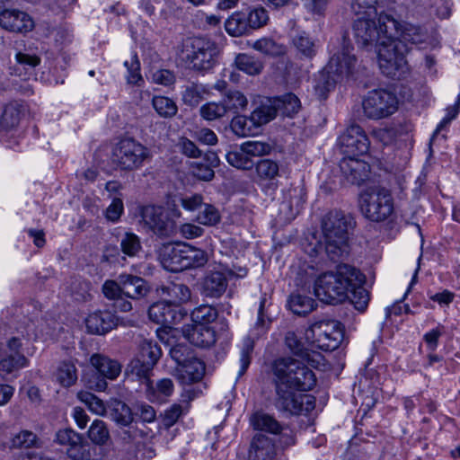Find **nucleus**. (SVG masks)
I'll return each mask as SVG.
<instances>
[{
  "label": "nucleus",
  "instance_id": "1",
  "mask_svg": "<svg viewBox=\"0 0 460 460\" xmlns=\"http://www.w3.org/2000/svg\"><path fill=\"white\" fill-rule=\"evenodd\" d=\"M271 371L277 409L294 415L314 409L313 395L296 393L310 391L316 385L314 373L304 362L291 357L279 358L273 361Z\"/></svg>",
  "mask_w": 460,
  "mask_h": 460
},
{
  "label": "nucleus",
  "instance_id": "2",
  "mask_svg": "<svg viewBox=\"0 0 460 460\" xmlns=\"http://www.w3.org/2000/svg\"><path fill=\"white\" fill-rule=\"evenodd\" d=\"M426 38V32L420 26L396 21V31L389 39L387 46L378 51L381 72L388 77L400 78L408 69L405 55L411 49L409 45L422 43Z\"/></svg>",
  "mask_w": 460,
  "mask_h": 460
},
{
  "label": "nucleus",
  "instance_id": "3",
  "mask_svg": "<svg viewBox=\"0 0 460 460\" xmlns=\"http://www.w3.org/2000/svg\"><path fill=\"white\" fill-rule=\"evenodd\" d=\"M353 12L358 18L353 22V32L356 41L362 48L376 47V53L381 48L387 46L389 39L396 31V20L389 14L381 13L377 21L375 6H362L358 0L351 4Z\"/></svg>",
  "mask_w": 460,
  "mask_h": 460
},
{
  "label": "nucleus",
  "instance_id": "4",
  "mask_svg": "<svg viewBox=\"0 0 460 460\" xmlns=\"http://www.w3.org/2000/svg\"><path fill=\"white\" fill-rule=\"evenodd\" d=\"M363 280V275L356 268L340 264L335 271L321 274L314 281V292L322 302L335 305L343 302L349 287Z\"/></svg>",
  "mask_w": 460,
  "mask_h": 460
},
{
  "label": "nucleus",
  "instance_id": "5",
  "mask_svg": "<svg viewBox=\"0 0 460 460\" xmlns=\"http://www.w3.org/2000/svg\"><path fill=\"white\" fill-rule=\"evenodd\" d=\"M351 220L341 211H331L322 220L323 241L320 245L332 261L342 259L349 254V226Z\"/></svg>",
  "mask_w": 460,
  "mask_h": 460
},
{
  "label": "nucleus",
  "instance_id": "6",
  "mask_svg": "<svg viewBox=\"0 0 460 460\" xmlns=\"http://www.w3.org/2000/svg\"><path fill=\"white\" fill-rule=\"evenodd\" d=\"M218 54L217 44L206 38H190L182 41L179 59L190 69L204 72L211 69Z\"/></svg>",
  "mask_w": 460,
  "mask_h": 460
},
{
  "label": "nucleus",
  "instance_id": "7",
  "mask_svg": "<svg viewBox=\"0 0 460 460\" xmlns=\"http://www.w3.org/2000/svg\"><path fill=\"white\" fill-rule=\"evenodd\" d=\"M361 214L368 221L382 223L394 213V200L390 190L374 186L362 191L358 198Z\"/></svg>",
  "mask_w": 460,
  "mask_h": 460
},
{
  "label": "nucleus",
  "instance_id": "8",
  "mask_svg": "<svg viewBox=\"0 0 460 460\" xmlns=\"http://www.w3.org/2000/svg\"><path fill=\"white\" fill-rule=\"evenodd\" d=\"M343 336L341 323L332 319L314 322L305 332L308 342L325 351L336 349L342 341Z\"/></svg>",
  "mask_w": 460,
  "mask_h": 460
},
{
  "label": "nucleus",
  "instance_id": "9",
  "mask_svg": "<svg viewBox=\"0 0 460 460\" xmlns=\"http://www.w3.org/2000/svg\"><path fill=\"white\" fill-rule=\"evenodd\" d=\"M149 156L148 149L133 138H123L112 149L111 162L120 170L140 168Z\"/></svg>",
  "mask_w": 460,
  "mask_h": 460
},
{
  "label": "nucleus",
  "instance_id": "10",
  "mask_svg": "<svg viewBox=\"0 0 460 460\" xmlns=\"http://www.w3.org/2000/svg\"><path fill=\"white\" fill-rule=\"evenodd\" d=\"M398 104L396 94L384 88L369 91L362 101L365 116L375 120L393 115L398 110Z\"/></svg>",
  "mask_w": 460,
  "mask_h": 460
},
{
  "label": "nucleus",
  "instance_id": "11",
  "mask_svg": "<svg viewBox=\"0 0 460 460\" xmlns=\"http://www.w3.org/2000/svg\"><path fill=\"white\" fill-rule=\"evenodd\" d=\"M234 275V272L227 266L220 263L209 265L200 280L201 294L206 297H221Z\"/></svg>",
  "mask_w": 460,
  "mask_h": 460
},
{
  "label": "nucleus",
  "instance_id": "12",
  "mask_svg": "<svg viewBox=\"0 0 460 460\" xmlns=\"http://www.w3.org/2000/svg\"><path fill=\"white\" fill-rule=\"evenodd\" d=\"M352 48L345 46L341 52L334 54L326 67L324 73L328 78L324 83V89L330 90L335 83L344 77L352 75L356 70L357 58L351 54Z\"/></svg>",
  "mask_w": 460,
  "mask_h": 460
},
{
  "label": "nucleus",
  "instance_id": "13",
  "mask_svg": "<svg viewBox=\"0 0 460 460\" xmlns=\"http://www.w3.org/2000/svg\"><path fill=\"white\" fill-rule=\"evenodd\" d=\"M141 217L145 225L159 237H172L176 233V223L162 207L146 206L141 210Z\"/></svg>",
  "mask_w": 460,
  "mask_h": 460
},
{
  "label": "nucleus",
  "instance_id": "14",
  "mask_svg": "<svg viewBox=\"0 0 460 460\" xmlns=\"http://www.w3.org/2000/svg\"><path fill=\"white\" fill-rule=\"evenodd\" d=\"M341 151L347 156L365 155L369 149V140L363 128L358 125H350L340 136Z\"/></svg>",
  "mask_w": 460,
  "mask_h": 460
},
{
  "label": "nucleus",
  "instance_id": "15",
  "mask_svg": "<svg viewBox=\"0 0 460 460\" xmlns=\"http://www.w3.org/2000/svg\"><path fill=\"white\" fill-rule=\"evenodd\" d=\"M186 243L164 244L159 252L163 266L170 271L186 270Z\"/></svg>",
  "mask_w": 460,
  "mask_h": 460
},
{
  "label": "nucleus",
  "instance_id": "16",
  "mask_svg": "<svg viewBox=\"0 0 460 460\" xmlns=\"http://www.w3.org/2000/svg\"><path fill=\"white\" fill-rule=\"evenodd\" d=\"M149 319L164 327H170L172 324L180 323L184 317V314L180 308H176L163 299L161 302L153 304L148 310Z\"/></svg>",
  "mask_w": 460,
  "mask_h": 460
},
{
  "label": "nucleus",
  "instance_id": "17",
  "mask_svg": "<svg viewBox=\"0 0 460 460\" xmlns=\"http://www.w3.org/2000/svg\"><path fill=\"white\" fill-rule=\"evenodd\" d=\"M156 293L162 299L176 308L189 302L191 297L190 289L181 282L168 281L164 283L156 288Z\"/></svg>",
  "mask_w": 460,
  "mask_h": 460
},
{
  "label": "nucleus",
  "instance_id": "18",
  "mask_svg": "<svg viewBox=\"0 0 460 460\" xmlns=\"http://www.w3.org/2000/svg\"><path fill=\"white\" fill-rule=\"evenodd\" d=\"M0 26L9 31L24 33L33 29L34 22L22 11L6 9L0 13Z\"/></svg>",
  "mask_w": 460,
  "mask_h": 460
},
{
  "label": "nucleus",
  "instance_id": "19",
  "mask_svg": "<svg viewBox=\"0 0 460 460\" xmlns=\"http://www.w3.org/2000/svg\"><path fill=\"white\" fill-rule=\"evenodd\" d=\"M340 168L347 179L351 184L359 185L365 181L370 172V166L367 163L363 160L356 158V156H348L341 160Z\"/></svg>",
  "mask_w": 460,
  "mask_h": 460
},
{
  "label": "nucleus",
  "instance_id": "20",
  "mask_svg": "<svg viewBox=\"0 0 460 460\" xmlns=\"http://www.w3.org/2000/svg\"><path fill=\"white\" fill-rule=\"evenodd\" d=\"M183 335L190 343L199 348H208L216 342L215 331L206 324L187 325L183 328Z\"/></svg>",
  "mask_w": 460,
  "mask_h": 460
},
{
  "label": "nucleus",
  "instance_id": "21",
  "mask_svg": "<svg viewBox=\"0 0 460 460\" xmlns=\"http://www.w3.org/2000/svg\"><path fill=\"white\" fill-rule=\"evenodd\" d=\"M116 316L110 311H96L85 319V325L89 333L103 335L117 325Z\"/></svg>",
  "mask_w": 460,
  "mask_h": 460
},
{
  "label": "nucleus",
  "instance_id": "22",
  "mask_svg": "<svg viewBox=\"0 0 460 460\" xmlns=\"http://www.w3.org/2000/svg\"><path fill=\"white\" fill-rule=\"evenodd\" d=\"M285 343L293 354L302 358L311 367L317 368L323 365V356L319 353L308 352L294 332L289 331L286 333Z\"/></svg>",
  "mask_w": 460,
  "mask_h": 460
},
{
  "label": "nucleus",
  "instance_id": "23",
  "mask_svg": "<svg viewBox=\"0 0 460 460\" xmlns=\"http://www.w3.org/2000/svg\"><path fill=\"white\" fill-rule=\"evenodd\" d=\"M283 195L284 199L279 208V215L285 221H291L300 213L305 199L296 189H288Z\"/></svg>",
  "mask_w": 460,
  "mask_h": 460
},
{
  "label": "nucleus",
  "instance_id": "24",
  "mask_svg": "<svg viewBox=\"0 0 460 460\" xmlns=\"http://www.w3.org/2000/svg\"><path fill=\"white\" fill-rule=\"evenodd\" d=\"M276 456V447L273 441L263 434L253 437L249 452L250 460H273Z\"/></svg>",
  "mask_w": 460,
  "mask_h": 460
},
{
  "label": "nucleus",
  "instance_id": "25",
  "mask_svg": "<svg viewBox=\"0 0 460 460\" xmlns=\"http://www.w3.org/2000/svg\"><path fill=\"white\" fill-rule=\"evenodd\" d=\"M119 281L122 286L123 295L131 299H140L149 292L146 281L140 277L131 274H120Z\"/></svg>",
  "mask_w": 460,
  "mask_h": 460
},
{
  "label": "nucleus",
  "instance_id": "26",
  "mask_svg": "<svg viewBox=\"0 0 460 460\" xmlns=\"http://www.w3.org/2000/svg\"><path fill=\"white\" fill-rule=\"evenodd\" d=\"M205 364L196 357L190 358L180 367H177V376L182 384L199 382L205 374Z\"/></svg>",
  "mask_w": 460,
  "mask_h": 460
},
{
  "label": "nucleus",
  "instance_id": "27",
  "mask_svg": "<svg viewBox=\"0 0 460 460\" xmlns=\"http://www.w3.org/2000/svg\"><path fill=\"white\" fill-rule=\"evenodd\" d=\"M90 363L102 376L110 380L116 379L121 372V365L118 360L102 354L92 355Z\"/></svg>",
  "mask_w": 460,
  "mask_h": 460
},
{
  "label": "nucleus",
  "instance_id": "28",
  "mask_svg": "<svg viewBox=\"0 0 460 460\" xmlns=\"http://www.w3.org/2000/svg\"><path fill=\"white\" fill-rule=\"evenodd\" d=\"M219 165V158L215 152L205 154L203 161L193 162L190 164L192 174L202 181H211L214 176V168Z\"/></svg>",
  "mask_w": 460,
  "mask_h": 460
},
{
  "label": "nucleus",
  "instance_id": "29",
  "mask_svg": "<svg viewBox=\"0 0 460 460\" xmlns=\"http://www.w3.org/2000/svg\"><path fill=\"white\" fill-rule=\"evenodd\" d=\"M146 386V397L151 402H164L170 397L173 391V382L170 378H162L155 384L152 380L147 381Z\"/></svg>",
  "mask_w": 460,
  "mask_h": 460
},
{
  "label": "nucleus",
  "instance_id": "30",
  "mask_svg": "<svg viewBox=\"0 0 460 460\" xmlns=\"http://www.w3.org/2000/svg\"><path fill=\"white\" fill-rule=\"evenodd\" d=\"M111 420L122 428L133 423L132 410L122 401L111 399L108 402L107 414Z\"/></svg>",
  "mask_w": 460,
  "mask_h": 460
},
{
  "label": "nucleus",
  "instance_id": "31",
  "mask_svg": "<svg viewBox=\"0 0 460 460\" xmlns=\"http://www.w3.org/2000/svg\"><path fill=\"white\" fill-rule=\"evenodd\" d=\"M119 437L126 443H133L139 445L154 438V432L144 424L142 427L137 425L128 424L120 428Z\"/></svg>",
  "mask_w": 460,
  "mask_h": 460
},
{
  "label": "nucleus",
  "instance_id": "32",
  "mask_svg": "<svg viewBox=\"0 0 460 460\" xmlns=\"http://www.w3.org/2000/svg\"><path fill=\"white\" fill-rule=\"evenodd\" d=\"M23 114L22 105L18 102H11L7 103L3 110L0 118V128L9 131L15 128Z\"/></svg>",
  "mask_w": 460,
  "mask_h": 460
},
{
  "label": "nucleus",
  "instance_id": "33",
  "mask_svg": "<svg viewBox=\"0 0 460 460\" xmlns=\"http://www.w3.org/2000/svg\"><path fill=\"white\" fill-rule=\"evenodd\" d=\"M42 445V440L28 429L13 434L9 439V447L12 449L41 448Z\"/></svg>",
  "mask_w": 460,
  "mask_h": 460
},
{
  "label": "nucleus",
  "instance_id": "34",
  "mask_svg": "<svg viewBox=\"0 0 460 460\" xmlns=\"http://www.w3.org/2000/svg\"><path fill=\"white\" fill-rule=\"evenodd\" d=\"M417 12H427L429 14L434 13L440 19H445L450 15V4L448 0H414Z\"/></svg>",
  "mask_w": 460,
  "mask_h": 460
},
{
  "label": "nucleus",
  "instance_id": "35",
  "mask_svg": "<svg viewBox=\"0 0 460 460\" xmlns=\"http://www.w3.org/2000/svg\"><path fill=\"white\" fill-rule=\"evenodd\" d=\"M29 366V359L22 353H10L0 360V376L4 378Z\"/></svg>",
  "mask_w": 460,
  "mask_h": 460
},
{
  "label": "nucleus",
  "instance_id": "36",
  "mask_svg": "<svg viewBox=\"0 0 460 460\" xmlns=\"http://www.w3.org/2000/svg\"><path fill=\"white\" fill-rule=\"evenodd\" d=\"M96 451V447L84 441L82 436L73 447L66 448L68 457L73 460H99Z\"/></svg>",
  "mask_w": 460,
  "mask_h": 460
},
{
  "label": "nucleus",
  "instance_id": "37",
  "mask_svg": "<svg viewBox=\"0 0 460 460\" xmlns=\"http://www.w3.org/2000/svg\"><path fill=\"white\" fill-rule=\"evenodd\" d=\"M277 112L274 101L268 99L252 112L250 121L258 128L275 119Z\"/></svg>",
  "mask_w": 460,
  "mask_h": 460
},
{
  "label": "nucleus",
  "instance_id": "38",
  "mask_svg": "<svg viewBox=\"0 0 460 460\" xmlns=\"http://www.w3.org/2000/svg\"><path fill=\"white\" fill-rule=\"evenodd\" d=\"M247 22L245 12H234L225 22L226 31L234 37L250 34L251 31Z\"/></svg>",
  "mask_w": 460,
  "mask_h": 460
},
{
  "label": "nucleus",
  "instance_id": "39",
  "mask_svg": "<svg viewBox=\"0 0 460 460\" xmlns=\"http://www.w3.org/2000/svg\"><path fill=\"white\" fill-rule=\"evenodd\" d=\"M251 425L254 429L266 431L272 434H279L282 428L279 422L272 416L257 411L250 418Z\"/></svg>",
  "mask_w": 460,
  "mask_h": 460
},
{
  "label": "nucleus",
  "instance_id": "40",
  "mask_svg": "<svg viewBox=\"0 0 460 460\" xmlns=\"http://www.w3.org/2000/svg\"><path fill=\"white\" fill-rule=\"evenodd\" d=\"M365 280V277L363 276V280L360 282H357L355 285L349 287L350 295L348 294L347 298L349 299L350 303L354 305L355 309L359 312H364L370 300V295L368 291L362 286V283Z\"/></svg>",
  "mask_w": 460,
  "mask_h": 460
},
{
  "label": "nucleus",
  "instance_id": "41",
  "mask_svg": "<svg viewBox=\"0 0 460 460\" xmlns=\"http://www.w3.org/2000/svg\"><path fill=\"white\" fill-rule=\"evenodd\" d=\"M255 172L260 180L273 181L279 176L280 165L277 161L264 158L257 162Z\"/></svg>",
  "mask_w": 460,
  "mask_h": 460
},
{
  "label": "nucleus",
  "instance_id": "42",
  "mask_svg": "<svg viewBox=\"0 0 460 460\" xmlns=\"http://www.w3.org/2000/svg\"><path fill=\"white\" fill-rule=\"evenodd\" d=\"M234 62L239 70L249 75H260L263 69V63L259 58L245 53L238 54Z\"/></svg>",
  "mask_w": 460,
  "mask_h": 460
},
{
  "label": "nucleus",
  "instance_id": "43",
  "mask_svg": "<svg viewBox=\"0 0 460 460\" xmlns=\"http://www.w3.org/2000/svg\"><path fill=\"white\" fill-rule=\"evenodd\" d=\"M154 367L153 364L135 357L128 363L127 372L135 375L139 380H142L143 384L146 385L147 381L151 380L150 376Z\"/></svg>",
  "mask_w": 460,
  "mask_h": 460
},
{
  "label": "nucleus",
  "instance_id": "44",
  "mask_svg": "<svg viewBox=\"0 0 460 460\" xmlns=\"http://www.w3.org/2000/svg\"><path fill=\"white\" fill-rule=\"evenodd\" d=\"M277 110L281 111L284 116L292 117L296 114L300 108V100L294 93H286L274 100Z\"/></svg>",
  "mask_w": 460,
  "mask_h": 460
},
{
  "label": "nucleus",
  "instance_id": "45",
  "mask_svg": "<svg viewBox=\"0 0 460 460\" xmlns=\"http://www.w3.org/2000/svg\"><path fill=\"white\" fill-rule=\"evenodd\" d=\"M57 381L64 387H70L77 381V369L71 361H63L56 372Z\"/></svg>",
  "mask_w": 460,
  "mask_h": 460
},
{
  "label": "nucleus",
  "instance_id": "46",
  "mask_svg": "<svg viewBox=\"0 0 460 460\" xmlns=\"http://www.w3.org/2000/svg\"><path fill=\"white\" fill-rule=\"evenodd\" d=\"M161 355L162 350L156 342L149 340H143L138 345V352L136 357L155 366Z\"/></svg>",
  "mask_w": 460,
  "mask_h": 460
},
{
  "label": "nucleus",
  "instance_id": "47",
  "mask_svg": "<svg viewBox=\"0 0 460 460\" xmlns=\"http://www.w3.org/2000/svg\"><path fill=\"white\" fill-rule=\"evenodd\" d=\"M314 300L300 294H293L289 296L288 305L290 310L297 315H305L314 309Z\"/></svg>",
  "mask_w": 460,
  "mask_h": 460
},
{
  "label": "nucleus",
  "instance_id": "48",
  "mask_svg": "<svg viewBox=\"0 0 460 460\" xmlns=\"http://www.w3.org/2000/svg\"><path fill=\"white\" fill-rule=\"evenodd\" d=\"M77 398L80 402L85 404L90 411L96 415L106 416L108 403L101 400L93 394L86 391H80L77 393Z\"/></svg>",
  "mask_w": 460,
  "mask_h": 460
},
{
  "label": "nucleus",
  "instance_id": "49",
  "mask_svg": "<svg viewBox=\"0 0 460 460\" xmlns=\"http://www.w3.org/2000/svg\"><path fill=\"white\" fill-rule=\"evenodd\" d=\"M222 101L227 112L231 111L234 114L244 111L248 105L246 96L237 90L226 92Z\"/></svg>",
  "mask_w": 460,
  "mask_h": 460
},
{
  "label": "nucleus",
  "instance_id": "50",
  "mask_svg": "<svg viewBox=\"0 0 460 460\" xmlns=\"http://www.w3.org/2000/svg\"><path fill=\"white\" fill-rule=\"evenodd\" d=\"M90 440L99 446H103L111 439L110 431L103 420H94L88 430Z\"/></svg>",
  "mask_w": 460,
  "mask_h": 460
},
{
  "label": "nucleus",
  "instance_id": "51",
  "mask_svg": "<svg viewBox=\"0 0 460 460\" xmlns=\"http://www.w3.org/2000/svg\"><path fill=\"white\" fill-rule=\"evenodd\" d=\"M152 105L158 115L164 119L172 118L178 112L175 102L165 96H154Z\"/></svg>",
  "mask_w": 460,
  "mask_h": 460
},
{
  "label": "nucleus",
  "instance_id": "52",
  "mask_svg": "<svg viewBox=\"0 0 460 460\" xmlns=\"http://www.w3.org/2000/svg\"><path fill=\"white\" fill-rule=\"evenodd\" d=\"M119 245L121 252L129 257L137 256L142 250L140 238L131 232L121 234Z\"/></svg>",
  "mask_w": 460,
  "mask_h": 460
},
{
  "label": "nucleus",
  "instance_id": "53",
  "mask_svg": "<svg viewBox=\"0 0 460 460\" xmlns=\"http://www.w3.org/2000/svg\"><path fill=\"white\" fill-rule=\"evenodd\" d=\"M252 48L255 50L270 57H279L284 55L286 52V48L282 44H279L270 38L257 40L253 43Z\"/></svg>",
  "mask_w": 460,
  "mask_h": 460
},
{
  "label": "nucleus",
  "instance_id": "54",
  "mask_svg": "<svg viewBox=\"0 0 460 460\" xmlns=\"http://www.w3.org/2000/svg\"><path fill=\"white\" fill-rule=\"evenodd\" d=\"M90 282L80 278H73L69 285L72 298L77 302H85L91 297Z\"/></svg>",
  "mask_w": 460,
  "mask_h": 460
},
{
  "label": "nucleus",
  "instance_id": "55",
  "mask_svg": "<svg viewBox=\"0 0 460 460\" xmlns=\"http://www.w3.org/2000/svg\"><path fill=\"white\" fill-rule=\"evenodd\" d=\"M186 270L203 267L208 261V253L199 248L186 243Z\"/></svg>",
  "mask_w": 460,
  "mask_h": 460
},
{
  "label": "nucleus",
  "instance_id": "56",
  "mask_svg": "<svg viewBox=\"0 0 460 460\" xmlns=\"http://www.w3.org/2000/svg\"><path fill=\"white\" fill-rule=\"evenodd\" d=\"M217 318V310L209 305H201L191 313L194 323L206 324L214 322Z\"/></svg>",
  "mask_w": 460,
  "mask_h": 460
},
{
  "label": "nucleus",
  "instance_id": "57",
  "mask_svg": "<svg viewBox=\"0 0 460 460\" xmlns=\"http://www.w3.org/2000/svg\"><path fill=\"white\" fill-rule=\"evenodd\" d=\"M246 13L250 31L264 27L269 22V14L265 8L259 6L249 9Z\"/></svg>",
  "mask_w": 460,
  "mask_h": 460
},
{
  "label": "nucleus",
  "instance_id": "58",
  "mask_svg": "<svg viewBox=\"0 0 460 460\" xmlns=\"http://www.w3.org/2000/svg\"><path fill=\"white\" fill-rule=\"evenodd\" d=\"M230 127L234 134L241 137L252 135L254 128H256L250 121V118L241 115L233 118Z\"/></svg>",
  "mask_w": 460,
  "mask_h": 460
},
{
  "label": "nucleus",
  "instance_id": "59",
  "mask_svg": "<svg viewBox=\"0 0 460 460\" xmlns=\"http://www.w3.org/2000/svg\"><path fill=\"white\" fill-rule=\"evenodd\" d=\"M227 113L223 101L208 102L201 106L200 115L206 120H215L223 118Z\"/></svg>",
  "mask_w": 460,
  "mask_h": 460
},
{
  "label": "nucleus",
  "instance_id": "60",
  "mask_svg": "<svg viewBox=\"0 0 460 460\" xmlns=\"http://www.w3.org/2000/svg\"><path fill=\"white\" fill-rule=\"evenodd\" d=\"M226 158L230 165L237 169L250 170L253 166L252 160L250 157H247L246 154L241 147L239 151H229L226 155Z\"/></svg>",
  "mask_w": 460,
  "mask_h": 460
},
{
  "label": "nucleus",
  "instance_id": "61",
  "mask_svg": "<svg viewBox=\"0 0 460 460\" xmlns=\"http://www.w3.org/2000/svg\"><path fill=\"white\" fill-rule=\"evenodd\" d=\"M197 221L204 226H216L221 219L218 209L210 204H205L197 216Z\"/></svg>",
  "mask_w": 460,
  "mask_h": 460
},
{
  "label": "nucleus",
  "instance_id": "62",
  "mask_svg": "<svg viewBox=\"0 0 460 460\" xmlns=\"http://www.w3.org/2000/svg\"><path fill=\"white\" fill-rule=\"evenodd\" d=\"M241 148L247 157L265 155L271 150L269 144L261 141H246L241 145Z\"/></svg>",
  "mask_w": 460,
  "mask_h": 460
},
{
  "label": "nucleus",
  "instance_id": "63",
  "mask_svg": "<svg viewBox=\"0 0 460 460\" xmlns=\"http://www.w3.org/2000/svg\"><path fill=\"white\" fill-rule=\"evenodd\" d=\"M296 48L305 57L312 58L316 53L315 43L305 34L301 33L294 38Z\"/></svg>",
  "mask_w": 460,
  "mask_h": 460
},
{
  "label": "nucleus",
  "instance_id": "64",
  "mask_svg": "<svg viewBox=\"0 0 460 460\" xmlns=\"http://www.w3.org/2000/svg\"><path fill=\"white\" fill-rule=\"evenodd\" d=\"M172 358L177 363L178 367L184 364L190 358H193L190 347L183 343H178L170 349Z\"/></svg>",
  "mask_w": 460,
  "mask_h": 460
}]
</instances>
